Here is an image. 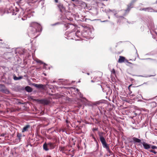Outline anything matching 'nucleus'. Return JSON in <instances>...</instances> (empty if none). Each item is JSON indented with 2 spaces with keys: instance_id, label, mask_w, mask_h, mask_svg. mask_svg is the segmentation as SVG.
I'll use <instances>...</instances> for the list:
<instances>
[{
  "instance_id": "nucleus-39",
  "label": "nucleus",
  "mask_w": 157,
  "mask_h": 157,
  "mask_svg": "<svg viewBox=\"0 0 157 157\" xmlns=\"http://www.w3.org/2000/svg\"><path fill=\"white\" fill-rule=\"evenodd\" d=\"M156 3H157V0L156 1Z\"/></svg>"
},
{
  "instance_id": "nucleus-12",
  "label": "nucleus",
  "mask_w": 157,
  "mask_h": 157,
  "mask_svg": "<svg viewBox=\"0 0 157 157\" xmlns=\"http://www.w3.org/2000/svg\"><path fill=\"white\" fill-rule=\"evenodd\" d=\"M134 143L135 144L136 143H141V140L135 137H134L132 138Z\"/></svg>"
},
{
  "instance_id": "nucleus-9",
  "label": "nucleus",
  "mask_w": 157,
  "mask_h": 157,
  "mask_svg": "<svg viewBox=\"0 0 157 157\" xmlns=\"http://www.w3.org/2000/svg\"><path fill=\"white\" fill-rule=\"evenodd\" d=\"M48 147L51 149H54L55 146V144L54 143L49 142L48 143Z\"/></svg>"
},
{
  "instance_id": "nucleus-25",
  "label": "nucleus",
  "mask_w": 157,
  "mask_h": 157,
  "mask_svg": "<svg viewBox=\"0 0 157 157\" xmlns=\"http://www.w3.org/2000/svg\"><path fill=\"white\" fill-rule=\"evenodd\" d=\"M122 100L124 101H126V102H129V101H128L125 98H123L122 99Z\"/></svg>"
},
{
  "instance_id": "nucleus-28",
  "label": "nucleus",
  "mask_w": 157,
  "mask_h": 157,
  "mask_svg": "<svg viewBox=\"0 0 157 157\" xmlns=\"http://www.w3.org/2000/svg\"><path fill=\"white\" fill-rule=\"evenodd\" d=\"M129 80L131 81V82H132L133 81H134V79L132 78H129Z\"/></svg>"
},
{
  "instance_id": "nucleus-40",
  "label": "nucleus",
  "mask_w": 157,
  "mask_h": 157,
  "mask_svg": "<svg viewBox=\"0 0 157 157\" xmlns=\"http://www.w3.org/2000/svg\"><path fill=\"white\" fill-rule=\"evenodd\" d=\"M83 98V99H86V98Z\"/></svg>"
},
{
  "instance_id": "nucleus-4",
  "label": "nucleus",
  "mask_w": 157,
  "mask_h": 157,
  "mask_svg": "<svg viewBox=\"0 0 157 157\" xmlns=\"http://www.w3.org/2000/svg\"><path fill=\"white\" fill-rule=\"evenodd\" d=\"M136 0H132L131 3L127 5V7L126 10H121V11L124 12V13L123 14V16H126V15L129 12L131 8H133V4Z\"/></svg>"
},
{
  "instance_id": "nucleus-22",
  "label": "nucleus",
  "mask_w": 157,
  "mask_h": 157,
  "mask_svg": "<svg viewBox=\"0 0 157 157\" xmlns=\"http://www.w3.org/2000/svg\"><path fill=\"white\" fill-rule=\"evenodd\" d=\"M132 84L130 85H129L128 86V90L130 92V94H131L132 93V91H131L130 89V87L132 86Z\"/></svg>"
},
{
  "instance_id": "nucleus-36",
  "label": "nucleus",
  "mask_w": 157,
  "mask_h": 157,
  "mask_svg": "<svg viewBox=\"0 0 157 157\" xmlns=\"http://www.w3.org/2000/svg\"><path fill=\"white\" fill-rule=\"evenodd\" d=\"M72 1H75V0H71Z\"/></svg>"
},
{
  "instance_id": "nucleus-31",
  "label": "nucleus",
  "mask_w": 157,
  "mask_h": 157,
  "mask_svg": "<svg viewBox=\"0 0 157 157\" xmlns=\"http://www.w3.org/2000/svg\"><path fill=\"white\" fill-rule=\"evenodd\" d=\"M5 135V134H2L1 135V136H3Z\"/></svg>"
},
{
  "instance_id": "nucleus-26",
  "label": "nucleus",
  "mask_w": 157,
  "mask_h": 157,
  "mask_svg": "<svg viewBox=\"0 0 157 157\" xmlns=\"http://www.w3.org/2000/svg\"><path fill=\"white\" fill-rule=\"evenodd\" d=\"M36 62L40 63H43V62L40 60L38 59L36 60Z\"/></svg>"
},
{
  "instance_id": "nucleus-2",
  "label": "nucleus",
  "mask_w": 157,
  "mask_h": 157,
  "mask_svg": "<svg viewBox=\"0 0 157 157\" xmlns=\"http://www.w3.org/2000/svg\"><path fill=\"white\" fill-rule=\"evenodd\" d=\"M98 134L100 140L103 147L106 148V150L109 153L112 152L109 149V145L106 143L105 139L104 136L105 134V133L102 132H98Z\"/></svg>"
},
{
  "instance_id": "nucleus-23",
  "label": "nucleus",
  "mask_w": 157,
  "mask_h": 157,
  "mask_svg": "<svg viewBox=\"0 0 157 157\" xmlns=\"http://www.w3.org/2000/svg\"><path fill=\"white\" fill-rule=\"evenodd\" d=\"M151 148L153 149H157V147L151 145Z\"/></svg>"
},
{
  "instance_id": "nucleus-8",
  "label": "nucleus",
  "mask_w": 157,
  "mask_h": 157,
  "mask_svg": "<svg viewBox=\"0 0 157 157\" xmlns=\"http://www.w3.org/2000/svg\"><path fill=\"white\" fill-rule=\"evenodd\" d=\"M124 61H125L126 62H128L129 63H131L128 62V60L127 59H126L124 57L121 56H120L118 62L119 63H122L124 62Z\"/></svg>"
},
{
  "instance_id": "nucleus-32",
  "label": "nucleus",
  "mask_w": 157,
  "mask_h": 157,
  "mask_svg": "<svg viewBox=\"0 0 157 157\" xmlns=\"http://www.w3.org/2000/svg\"><path fill=\"white\" fill-rule=\"evenodd\" d=\"M59 8H60L61 7H62V6L60 5L59 6Z\"/></svg>"
},
{
  "instance_id": "nucleus-18",
  "label": "nucleus",
  "mask_w": 157,
  "mask_h": 157,
  "mask_svg": "<svg viewBox=\"0 0 157 157\" xmlns=\"http://www.w3.org/2000/svg\"><path fill=\"white\" fill-rule=\"evenodd\" d=\"M90 136L91 137L94 139V141L96 142L97 143H98L97 141L96 138L94 137V135L93 134H90Z\"/></svg>"
},
{
  "instance_id": "nucleus-35",
  "label": "nucleus",
  "mask_w": 157,
  "mask_h": 157,
  "mask_svg": "<svg viewBox=\"0 0 157 157\" xmlns=\"http://www.w3.org/2000/svg\"><path fill=\"white\" fill-rule=\"evenodd\" d=\"M91 82H94L93 81V80H92L91 81Z\"/></svg>"
},
{
  "instance_id": "nucleus-16",
  "label": "nucleus",
  "mask_w": 157,
  "mask_h": 157,
  "mask_svg": "<svg viewBox=\"0 0 157 157\" xmlns=\"http://www.w3.org/2000/svg\"><path fill=\"white\" fill-rule=\"evenodd\" d=\"M154 10L152 8L150 7L147 8V11L149 12H153Z\"/></svg>"
},
{
  "instance_id": "nucleus-33",
  "label": "nucleus",
  "mask_w": 157,
  "mask_h": 157,
  "mask_svg": "<svg viewBox=\"0 0 157 157\" xmlns=\"http://www.w3.org/2000/svg\"><path fill=\"white\" fill-rule=\"evenodd\" d=\"M55 2H58V0H55Z\"/></svg>"
},
{
  "instance_id": "nucleus-11",
  "label": "nucleus",
  "mask_w": 157,
  "mask_h": 157,
  "mask_svg": "<svg viewBox=\"0 0 157 157\" xmlns=\"http://www.w3.org/2000/svg\"><path fill=\"white\" fill-rule=\"evenodd\" d=\"M33 85L38 88H43L44 85L42 84H38L35 83L33 84Z\"/></svg>"
},
{
  "instance_id": "nucleus-6",
  "label": "nucleus",
  "mask_w": 157,
  "mask_h": 157,
  "mask_svg": "<svg viewBox=\"0 0 157 157\" xmlns=\"http://www.w3.org/2000/svg\"><path fill=\"white\" fill-rule=\"evenodd\" d=\"M0 91L7 94L10 93L9 91L7 89L5 85L2 84H0Z\"/></svg>"
},
{
  "instance_id": "nucleus-38",
  "label": "nucleus",
  "mask_w": 157,
  "mask_h": 157,
  "mask_svg": "<svg viewBox=\"0 0 157 157\" xmlns=\"http://www.w3.org/2000/svg\"><path fill=\"white\" fill-rule=\"evenodd\" d=\"M77 91H78L79 90L78 89H77Z\"/></svg>"
},
{
  "instance_id": "nucleus-24",
  "label": "nucleus",
  "mask_w": 157,
  "mask_h": 157,
  "mask_svg": "<svg viewBox=\"0 0 157 157\" xmlns=\"http://www.w3.org/2000/svg\"><path fill=\"white\" fill-rule=\"evenodd\" d=\"M149 151L150 152H151L154 153V154H156L157 153V152H156L154 150H152V149L150 150H149Z\"/></svg>"
},
{
  "instance_id": "nucleus-30",
  "label": "nucleus",
  "mask_w": 157,
  "mask_h": 157,
  "mask_svg": "<svg viewBox=\"0 0 157 157\" xmlns=\"http://www.w3.org/2000/svg\"><path fill=\"white\" fill-rule=\"evenodd\" d=\"M112 72L114 73H115V71L114 70V69H113V70H112Z\"/></svg>"
},
{
  "instance_id": "nucleus-5",
  "label": "nucleus",
  "mask_w": 157,
  "mask_h": 157,
  "mask_svg": "<svg viewBox=\"0 0 157 157\" xmlns=\"http://www.w3.org/2000/svg\"><path fill=\"white\" fill-rule=\"evenodd\" d=\"M64 27H65V30L68 29L69 30L68 31L75 32V30L76 27L73 24H67L64 25Z\"/></svg>"
},
{
  "instance_id": "nucleus-17",
  "label": "nucleus",
  "mask_w": 157,
  "mask_h": 157,
  "mask_svg": "<svg viewBox=\"0 0 157 157\" xmlns=\"http://www.w3.org/2000/svg\"><path fill=\"white\" fill-rule=\"evenodd\" d=\"M151 106L152 107H156V104L155 102H151Z\"/></svg>"
},
{
  "instance_id": "nucleus-1",
  "label": "nucleus",
  "mask_w": 157,
  "mask_h": 157,
  "mask_svg": "<svg viewBox=\"0 0 157 157\" xmlns=\"http://www.w3.org/2000/svg\"><path fill=\"white\" fill-rule=\"evenodd\" d=\"M42 30V27L39 23L35 22H32L30 24L28 30L29 35L31 37H34L37 32H41Z\"/></svg>"
},
{
  "instance_id": "nucleus-13",
  "label": "nucleus",
  "mask_w": 157,
  "mask_h": 157,
  "mask_svg": "<svg viewBox=\"0 0 157 157\" xmlns=\"http://www.w3.org/2000/svg\"><path fill=\"white\" fill-rule=\"evenodd\" d=\"M25 90H26L29 92H31L32 91L33 89H32L29 86H27L25 87Z\"/></svg>"
},
{
  "instance_id": "nucleus-27",
  "label": "nucleus",
  "mask_w": 157,
  "mask_h": 157,
  "mask_svg": "<svg viewBox=\"0 0 157 157\" xmlns=\"http://www.w3.org/2000/svg\"><path fill=\"white\" fill-rule=\"evenodd\" d=\"M98 129V128H93L92 129V130L93 131H97Z\"/></svg>"
},
{
  "instance_id": "nucleus-7",
  "label": "nucleus",
  "mask_w": 157,
  "mask_h": 157,
  "mask_svg": "<svg viewBox=\"0 0 157 157\" xmlns=\"http://www.w3.org/2000/svg\"><path fill=\"white\" fill-rule=\"evenodd\" d=\"M143 145L144 148L146 150H148V149L151 148V145L146 143L145 142H143L141 143Z\"/></svg>"
},
{
  "instance_id": "nucleus-3",
  "label": "nucleus",
  "mask_w": 157,
  "mask_h": 157,
  "mask_svg": "<svg viewBox=\"0 0 157 157\" xmlns=\"http://www.w3.org/2000/svg\"><path fill=\"white\" fill-rule=\"evenodd\" d=\"M75 32L71 31H67L66 32L65 35L67 36V39H74L76 40L75 36L78 37V33H74Z\"/></svg>"
},
{
  "instance_id": "nucleus-37",
  "label": "nucleus",
  "mask_w": 157,
  "mask_h": 157,
  "mask_svg": "<svg viewBox=\"0 0 157 157\" xmlns=\"http://www.w3.org/2000/svg\"><path fill=\"white\" fill-rule=\"evenodd\" d=\"M18 10V9H17L16 10V11H17Z\"/></svg>"
},
{
  "instance_id": "nucleus-15",
  "label": "nucleus",
  "mask_w": 157,
  "mask_h": 157,
  "mask_svg": "<svg viewBox=\"0 0 157 157\" xmlns=\"http://www.w3.org/2000/svg\"><path fill=\"white\" fill-rule=\"evenodd\" d=\"M22 78V76H19V77H17L16 76H14L13 77V79L14 80H18L21 79Z\"/></svg>"
},
{
  "instance_id": "nucleus-19",
  "label": "nucleus",
  "mask_w": 157,
  "mask_h": 157,
  "mask_svg": "<svg viewBox=\"0 0 157 157\" xmlns=\"http://www.w3.org/2000/svg\"><path fill=\"white\" fill-rule=\"evenodd\" d=\"M119 20L121 21V20H126V19L123 16H120L119 17Z\"/></svg>"
},
{
  "instance_id": "nucleus-20",
  "label": "nucleus",
  "mask_w": 157,
  "mask_h": 157,
  "mask_svg": "<svg viewBox=\"0 0 157 157\" xmlns=\"http://www.w3.org/2000/svg\"><path fill=\"white\" fill-rule=\"evenodd\" d=\"M37 1H38V2H40V1H42L43 2H44V0H32V3H34L36 2Z\"/></svg>"
},
{
  "instance_id": "nucleus-10",
  "label": "nucleus",
  "mask_w": 157,
  "mask_h": 157,
  "mask_svg": "<svg viewBox=\"0 0 157 157\" xmlns=\"http://www.w3.org/2000/svg\"><path fill=\"white\" fill-rule=\"evenodd\" d=\"M30 126L29 125H26L23 128L22 130V132H27L28 131V129L30 128Z\"/></svg>"
},
{
  "instance_id": "nucleus-29",
  "label": "nucleus",
  "mask_w": 157,
  "mask_h": 157,
  "mask_svg": "<svg viewBox=\"0 0 157 157\" xmlns=\"http://www.w3.org/2000/svg\"><path fill=\"white\" fill-rule=\"evenodd\" d=\"M142 10H143L145 11H147V8H143L142 9Z\"/></svg>"
},
{
  "instance_id": "nucleus-34",
  "label": "nucleus",
  "mask_w": 157,
  "mask_h": 157,
  "mask_svg": "<svg viewBox=\"0 0 157 157\" xmlns=\"http://www.w3.org/2000/svg\"><path fill=\"white\" fill-rule=\"evenodd\" d=\"M87 74L88 75H90V74L89 73H87Z\"/></svg>"
},
{
  "instance_id": "nucleus-21",
  "label": "nucleus",
  "mask_w": 157,
  "mask_h": 157,
  "mask_svg": "<svg viewBox=\"0 0 157 157\" xmlns=\"http://www.w3.org/2000/svg\"><path fill=\"white\" fill-rule=\"evenodd\" d=\"M17 136L20 140L21 137V135L20 133H18L17 135Z\"/></svg>"
},
{
  "instance_id": "nucleus-14",
  "label": "nucleus",
  "mask_w": 157,
  "mask_h": 157,
  "mask_svg": "<svg viewBox=\"0 0 157 157\" xmlns=\"http://www.w3.org/2000/svg\"><path fill=\"white\" fill-rule=\"evenodd\" d=\"M48 143H44L43 145V148L46 151H48V150L49 149L48 148Z\"/></svg>"
}]
</instances>
